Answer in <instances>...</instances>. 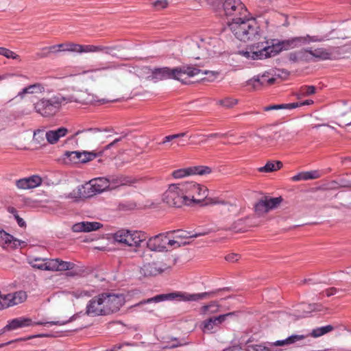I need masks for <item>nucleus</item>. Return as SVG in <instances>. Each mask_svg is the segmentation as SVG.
I'll list each match as a JSON object with an SVG mask.
<instances>
[{
	"mask_svg": "<svg viewBox=\"0 0 351 351\" xmlns=\"http://www.w3.org/2000/svg\"><path fill=\"white\" fill-rule=\"evenodd\" d=\"M305 37H294L291 39L279 40L278 39H266L252 45L250 51L247 52L254 60H262L274 56L284 50H289L306 44Z\"/></svg>",
	"mask_w": 351,
	"mask_h": 351,
	"instance_id": "1",
	"label": "nucleus"
},
{
	"mask_svg": "<svg viewBox=\"0 0 351 351\" xmlns=\"http://www.w3.org/2000/svg\"><path fill=\"white\" fill-rule=\"evenodd\" d=\"M182 192L186 202V206H194L202 203L203 205L221 204V211L232 212L236 209V206L226 202L219 197H208V189L206 186L195 182L181 183Z\"/></svg>",
	"mask_w": 351,
	"mask_h": 351,
	"instance_id": "2",
	"label": "nucleus"
},
{
	"mask_svg": "<svg viewBox=\"0 0 351 351\" xmlns=\"http://www.w3.org/2000/svg\"><path fill=\"white\" fill-rule=\"evenodd\" d=\"M199 73L208 75V77L207 80L209 82H213L219 74L215 71L208 70L203 71L193 66L184 65L172 69L167 66L155 68L152 71L149 78L155 82L166 80H176L184 83L182 79L184 75L193 77Z\"/></svg>",
	"mask_w": 351,
	"mask_h": 351,
	"instance_id": "3",
	"label": "nucleus"
},
{
	"mask_svg": "<svg viewBox=\"0 0 351 351\" xmlns=\"http://www.w3.org/2000/svg\"><path fill=\"white\" fill-rule=\"evenodd\" d=\"M228 25L235 36L241 41L256 40L261 38L260 27L255 19L241 17L234 21H228Z\"/></svg>",
	"mask_w": 351,
	"mask_h": 351,
	"instance_id": "4",
	"label": "nucleus"
},
{
	"mask_svg": "<svg viewBox=\"0 0 351 351\" xmlns=\"http://www.w3.org/2000/svg\"><path fill=\"white\" fill-rule=\"evenodd\" d=\"M230 289L228 287L219 289L216 291H209V292H204L199 293H165V294H159L153 298H148L147 300H143L140 301L139 302L135 304L130 306V308L134 307H140L146 304H150L152 302H160L165 300H173L177 298H181L184 301H198L204 299H207L211 297H213L216 295V293L219 291H228Z\"/></svg>",
	"mask_w": 351,
	"mask_h": 351,
	"instance_id": "5",
	"label": "nucleus"
},
{
	"mask_svg": "<svg viewBox=\"0 0 351 351\" xmlns=\"http://www.w3.org/2000/svg\"><path fill=\"white\" fill-rule=\"evenodd\" d=\"M79 101L73 96L64 97L56 95L50 99L42 98L34 104L35 111L44 117L54 116L60 109L62 105Z\"/></svg>",
	"mask_w": 351,
	"mask_h": 351,
	"instance_id": "6",
	"label": "nucleus"
},
{
	"mask_svg": "<svg viewBox=\"0 0 351 351\" xmlns=\"http://www.w3.org/2000/svg\"><path fill=\"white\" fill-rule=\"evenodd\" d=\"M112 49L111 47L93 45H80L74 43H65L58 44V51H69L78 53L105 52L110 53Z\"/></svg>",
	"mask_w": 351,
	"mask_h": 351,
	"instance_id": "7",
	"label": "nucleus"
},
{
	"mask_svg": "<svg viewBox=\"0 0 351 351\" xmlns=\"http://www.w3.org/2000/svg\"><path fill=\"white\" fill-rule=\"evenodd\" d=\"M113 238L118 243L128 246H139L142 242L145 241L146 236L144 232L140 231H130L128 230H119L116 232Z\"/></svg>",
	"mask_w": 351,
	"mask_h": 351,
	"instance_id": "8",
	"label": "nucleus"
},
{
	"mask_svg": "<svg viewBox=\"0 0 351 351\" xmlns=\"http://www.w3.org/2000/svg\"><path fill=\"white\" fill-rule=\"evenodd\" d=\"M223 10L228 21H234V19L247 17L249 12L241 0H225L223 3Z\"/></svg>",
	"mask_w": 351,
	"mask_h": 351,
	"instance_id": "9",
	"label": "nucleus"
},
{
	"mask_svg": "<svg viewBox=\"0 0 351 351\" xmlns=\"http://www.w3.org/2000/svg\"><path fill=\"white\" fill-rule=\"evenodd\" d=\"M180 184H173L169 185L168 189L164 193L162 199L164 202L170 206L181 208L186 206V202L182 191Z\"/></svg>",
	"mask_w": 351,
	"mask_h": 351,
	"instance_id": "10",
	"label": "nucleus"
},
{
	"mask_svg": "<svg viewBox=\"0 0 351 351\" xmlns=\"http://www.w3.org/2000/svg\"><path fill=\"white\" fill-rule=\"evenodd\" d=\"M101 297L103 298V308L106 315L119 311L125 302V295L122 293H103Z\"/></svg>",
	"mask_w": 351,
	"mask_h": 351,
	"instance_id": "11",
	"label": "nucleus"
},
{
	"mask_svg": "<svg viewBox=\"0 0 351 351\" xmlns=\"http://www.w3.org/2000/svg\"><path fill=\"white\" fill-rule=\"evenodd\" d=\"M339 47H332L328 49L318 48L314 50L308 49V54L319 60H336L341 57Z\"/></svg>",
	"mask_w": 351,
	"mask_h": 351,
	"instance_id": "12",
	"label": "nucleus"
},
{
	"mask_svg": "<svg viewBox=\"0 0 351 351\" xmlns=\"http://www.w3.org/2000/svg\"><path fill=\"white\" fill-rule=\"evenodd\" d=\"M211 168L207 166H195L188 168L179 169L172 172L171 175L174 178H182L191 175H206L211 173Z\"/></svg>",
	"mask_w": 351,
	"mask_h": 351,
	"instance_id": "13",
	"label": "nucleus"
},
{
	"mask_svg": "<svg viewBox=\"0 0 351 351\" xmlns=\"http://www.w3.org/2000/svg\"><path fill=\"white\" fill-rule=\"evenodd\" d=\"M306 90H304L302 93L297 94V99H298L296 102L289 103V104H276L271 105L268 106H265L264 108L265 111H269L271 110H291L296 108L298 107H300L302 106L307 105V96H306Z\"/></svg>",
	"mask_w": 351,
	"mask_h": 351,
	"instance_id": "14",
	"label": "nucleus"
},
{
	"mask_svg": "<svg viewBox=\"0 0 351 351\" xmlns=\"http://www.w3.org/2000/svg\"><path fill=\"white\" fill-rule=\"evenodd\" d=\"M171 232H166L155 235L148 239L147 241V247L152 251L163 252L167 251V236Z\"/></svg>",
	"mask_w": 351,
	"mask_h": 351,
	"instance_id": "15",
	"label": "nucleus"
},
{
	"mask_svg": "<svg viewBox=\"0 0 351 351\" xmlns=\"http://www.w3.org/2000/svg\"><path fill=\"white\" fill-rule=\"evenodd\" d=\"M103 304V298L101 297V294L93 298L86 306V313L91 316L106 315Z\"/></svg>",
	"mask_w": 351,
	"mask_h": 351,
	"instance_id": "16",
	"label": "nucleus"
},
{
	"mask_svg": "<svg viewBox=\"0 0 351 351\" xmlns=\"http://www.w3.org/2000/svg\"><path fill=\"white\" fill-rule=\"evenodd\" d=\"M97 192L95 191L90 181L84 185L77 187V191H73L70 193L69 197L71 198L85 199L95 195Z\"/></svg>",
	"mask_w": 351,
	"mask_h": 351,
	"instance_id": "17",
	"label": "nucleus"
},
{
	"mask_svg": "<svg viewBox=\"0 0 351 351\" xmlns=\"http://www.w3.org/2000/svg\"><path fill=\"white\" fill-rule=\"evenodd\" d=\"M235 313V312H230L205 319L202 324L204 332L211 331L214 326L220 325L224 322L228 317H232Z\"/></svg>",
	"mask_w": 351,
	"mask_h": 351,
	"instance_id": "18",
	"label": "nucleus"
},
{
	"mask_svg": "<svg viewBox=\"0 0 351 351\" xmlns=\"http://www.w3.org/2000/svg\"><path fill=\"white\" fill-rule=\"evenodd\" d=\"M276 79L271 76L268 72L265 73L262 75H257L249 80L248 84L252 85L254 89H260L262 86H266L273 84Z\"/></svg>",
	"mask_w": 351,
	"mask_h": 351,
	"instance_id": "19",
	"label": "nucleus"
},
{
	"mask_svg": "<svg viewBox=\"0 0 351 351\" xmlns=\"http://www.w3.org/2000/svg\"><path fill=\"white\" fill-rule=\"evenodd\" d=\"M42 183V178L36 175L24 178L16 181V185L21 189H34L40 186Z\"/></svg>",
	"mask_w": 351,
	"mask_h": 351,
	"instance_id": "20",
	"label": "nucleus"
},
{
	"mask_svg": "<svg viewBox=\"0 0 351 351\" xmlns=\"http://www.w3.org/2000/svg\"><path fill=\"white\" fill-rule=\"evenodd\" d=\"M122 139V137L114 139L112 142L107 145L102 151H100L99 152H81V157L80 158V162L85 163L88 161L93 160L95 158L100 156L102 155V153L104 150L109 149L114 147L118 142L121 141Z\"/></svg>",
	"mask_w": 351,
	"mask_h": 351,
	"instance_id": "21",
	"label": "nucleus"
},
{
	"mask_svg": "<svg viewBox=\"0 0 351 351\" xmlns=\"http://www.w3.org/2000/svg\"><path fill=\"white\" fill-rule=\"evenodd\" d=\"M103 227V225L97 221H82L75 223L72 226V230L74 232H89L95 231Z\"/></svg>",
	"mask_w": 351,
	"mask_h": 351,
	"instance_id": "22",
	"label": "nucleus"
},
{
	"mask_svg": "<svg viewBox=\"0 0 351 351\" xmlns=\"http://www.w3.org/2000/svg\"><path fill=\"white\" fill-rule=\"evenodd\" d=\"M32 321L29 318L18 317L12 319L4 327L3 330H13L20 328L31 326Z\"/></svg>",
	"mask_w": 351,
	"mask_h": 351,
	"instance_id": "23",
	"label": "nucleus"
},
{
	"mask_svg": "<svg viewBox=\"0 0 351 351\" xmlns=\"http://www.w3.org/2000/svg\"><path fill=\"white\" fill-rule=\"evenodd\" d=\"M45 92V86L41 83L30 84L23 88L17 95L21 99H23L26 94H37Z\"/></svg>",
	"mask_w": 351,
	"mask_h": 351,
	"instance_id": "24",
	"label": "nucleus"
},
{
	"mask_svg": "<svg viewBox=\"0 0 351 351\" xmlns=\"http://www.w3.org/2000/svg\"><path fill=\"white\" fill-rule=\"evenodd\" d=\"M163 269L159 266L156 263H149L143 265L141 269V273L146 276H156L163 271Z\"/></svg>",
	"mask_w": 351,
	"mask_h": 351,
	"instance_id": "25",
	"label": "nucleus"
},
{
	"mask_svg": "<svg viewBox=\"0 0 351 351\" xmlns=\"http://www.w3.org/2000/svg\"><path fill=\"white\" fill-rule=\"evenodd\" d=\"M97 193H100L110 187V180L106 178H97L90 180Z\"/></svg>",
	"mask_w": 351,
	"mask_h": 351,
	"instance_id": "26",
	"label": "nucleus"
},
{
	"mask_svg": "<svg viewBox=\"0 0 351 351\" xmlns=\"http://www.w3.org/2000/svg\"><path fill=\"white\" fill-rule=\"evenodd\" d=\"M170 232H171V234H174L173 238L176 239L178 241H179V239H191V238H197L198 237L204 236L208 234L207 232H195L193 234H191V232L184 231V230H172Z\"/></svg>",
	"mask_w": 351,
	"mask_h": 351,
	"instance_id": "27",
	"label": "nucleus"
},
{
	"mask_svg": "<svg viewBox=\"0 0 351 351\" xmlns=\"http://www.w3.org/2000/svg\"><path fill=\"white\" fill-rule=\"evenodd\" d=\"M282 162L279 160H269L265 166L257 169L261 173H270L280 169L282 167Z\"/></svg>",
	"mask_w": 351,
	"mask_h": 351,
	"instance_id": "28",
	"label": "nucleus"
},
{
	"mask_svg": "<svg viewBox=\"0 0 351 351\" xmlns=\"http://www.w3.org/2000/svg\"><path fill=\"white\" fill-rule=\"evenodd\" d=\"M306 336L303 335H293L284 340L276 341L274 344L276 346H289L298 341L304 340Z\"/></svg>",
	"mask_w": 351,
	"mask_h": 351,
	"instance_id": "29",
	"label": "nucleus"
},
{
	"mask_svg": "<svg viewBox=\"0 0 351 351\" xmlns=\"http://www.w3.org/2000/svg\"><path fill=\"white\" fill-rule=\"evenodd\" d=\"M335 327L332 325H326L324 326L317 327L313 328L310 333H308V336H311L313 338L320 337L326 334H328L332 330H335Z\"/></svg>",
	"mask_w": 351,
	"mask_h": 351,
	"instance_id": "30",
	"label": "nucleus"
},
{
	"mask_svg": "<svg viewBox=\"0 0 351 351\" xmlns=\"http://www.w3.org/2000/svg\"><path fill=\"white\" fill-rule=\"evenodd\" d=\"M220 305L216 301H212L200 308V313L203 315H208L217 313L219 311Z\"/></svg>",
	"mask_w": 351,
	"mask_h": 351,
	"instance_id": "31",
	"label": "nucleus"
},
{
	"mask_svg": "<svg viewBox=\"0 0 351 351\" xmlns=\"http://www.w3.org/2000/svg\"><path fill=\"white\" fill-rule=\"evenodd\" d=\"M12 241L14 245H16L15 242H19L18 240L14 239V237L11 234L0 229V246L3 248H6L12 243Z\"/></svg>",
	"mask_w": 351,
	"mask_h": 351,
	"instance_id": "32",
	"label": "nucleus"
},
{
	"mask_svg": "<svg viewBox=\"0 0 351 351\" xmlns=\"http://www.w3.org/2000/svg\"><path fill=\"white\" fill-rule=\"evenodd\" d=\"M264 199L265 200L268 211L278 208L283 201L282 197L280 196L277 197H264Z\"/></svg>",
	"mask_w": 351,
	"mask_h": 351,
	"instance_id": "33",
	"label": "nucleus"
},
{
	"mask_svg": "<svg viewBox=\"0 0 351 351\" xmlns=\"http://www.w3.org/2000/svg\"><path fill=\"white\" fill-rule=\"evenodd\" d=\"M306 53V49H302V51H295L293 53H290L289 59L293 62L306 61L307 58Z\"/></svg>",
	"mask_w": 351,
	"mask_h": 351,
	"instance_id": "34",
	"label": "nucleus"
},
{
	"mask_svg": "<svg viewBox=\"0 0 351 351\" xmlns=\"http://www.w3.org/2000/svg\"><path fill=\"white\" fill-rule=\"evenodd\" d=\"M77 317V314H75V315L71 316L69 319L65 320V321H52V322H38L35 323V324L40 325V326H46V325L62 326V325H65V324L73 321L74 319H76Z\"/></svg>",
	"mask_w": 351,
	"mask_h": 351,
	"instance_id": "35",
	"label": "nucleus"
},
{
	"mask_svg": "<svg viewBox=\"0 0 351 351\" xmlns=\"http://www.w3.org/2000/svg\"><path fill=\"white\" fill-rule=\"evenodd\" d=\"M12 293L3 295L0 298V310L14 306Z\"/></svg>",
	"mask_w": 351,
	"mask_h": 351,
	"instance_id": "36",
	"label": "nucleus"
},
{
	"mask_svg": "<svg viewBox=\"0 0 351 351\" xmlns=\"http://www.w3.org/2000/svg\"><path fill=\"white\" fill-rule=\"evenodd\" d=\"M58 258H45V271H58Z\"/></svg>",
	"mask_w": 351,
	"mask_h": 351,
	"instance_id": "37",
	"label": "nucleus"
},
{
	"mask_svg": "<svg viewBox=\"0 0 351 351\" xmlns=\"http://www.w3.org/2000/svg\"><path fill=\"white\" fill-rule=\"evenodd\" d=\"M12 296L13 298L12 304H14V305L21 304L25 301L27 299V294L25 291H16L12 294Z\"/></svg>",
	"mask_w": 351,
	"mask_h": 351,
	"instance_id": "38",
	"label": "nucleus"
},
{
	"mask_svg": "<svg viewBox=\"0 0 351 351\" xmlns=\"http://www.w3.org/2000/svg\"><path fill=\"white\" fill-rule=\"evenodd\" d=\"M58 271H64L73 269L75 265L72 262L64 261L58 258Z\"/></svg>",
	"mask_w": 351,
	"mask_h": 351,
	"instance_id": "39",
	"label": "nucleus"
},
{
	"mask_svg": "<svg viewBox=\"0 0 351 351\" xmlns=\"http://www.w3.org/2000/svg\"><path fill=\"white\" fill-rule=\"evenodd\" d=\"M29 263L34 268L45 271V258H34L31 259L29 261Z\"/></svg>",
	"mask_w": 351,
	"mask_h": 351,
	"instance_id": "40",
	"label": "nucleus"
},
{
	"mask_svg": "<svg viewBox=\"0 0 351 351\" xmlns=\"http://www.w3.org/2000/svg\"><path fill=\"white\" fill-rule=\"evenodd\" d=\"M245 219H239L237 221H234L232 226H231V230L236 232H245L246 231V227L244 226Z\"/></svg>",
	"mask_w": 351,
	"mask_h": 351,
	"instance_id": "41",
	"label": "nucleus"
},
{
	"mask_svg": "<svg viewBox=\"0 0 351 351\" xmlns=\"http://www.w3.org/2000/svg\"><path fill=\"white\" fill-rule=\"evenodd\" d=\"M254 208H255L256 213H257L258 215L266 213L269 212L264 197L262 198L261 199H260L255 204Z\"/></svg>",
	"mask_w": 351,
	"mask_h": 351,
	"instance_id": "42",
	"label": "nucleus"
},
{
	"mask_svg": "<svg viewBox=\"0 0 351 351\" xmlns=\"http://www.w3.org/2000/svg\"><path fill=\"white\" fill-rule=\"evenodd\" d=\"M0 56H4L8 59L18 60L19 56L15 53L14 51L5 47H0Z\"/></svg>",
	"mask_w": 351,
	"mask_h": 351,
	"instance_id": "43",
	"label": "nucleus"
},
{
	"mask_svg": "<svg viewBox=\"0 0 351 351\" xmlns=\"http://www.w3.org/2000/svg\"><path fill=\"white\" fill-rule=\"evenodd\" d=\"M190 243H191V241H180L174 238H173V239H167V246L168 245L171 247H173L174 248L179 247L181 246H184V245H189Z\"/></svg>",
	"mask_w": 351,
	"mask_h": 351,
	"instance_id": "44",
	"label": "nucleus"
},
{
	"mask_svg": "<svg viewBox=\"0 0 351 351\" xmlns=\"http://www.w3.org/2000/svg\"><path fill=\"white\" fill-rule=\"evenodd\" d=\"M136 182V180L132 177H128L123 175L119 176V185L120 186L131 185L134 184Z\"/></svg>",
	"mask_w": 351,
	"mask_h": 351,
	"instance_id": "45",
	"label": "nucleus"
},
{
	"mask_svg": "<svg viewBox=\"0 0 351 351\" xmlns=\"http://www.w3.org/2000/svg\"><path fill=\"white\" fill-rule=\"evenodd\" d=\"M341 118V123H344L345 125H351V107L346 112H342L340 114Z\"/></svg>",
	"mask_w": 351,
	"mask_h": 351,
	"instance_id": "46",
	"label": "nucleus"
},
{
	"mask_svg": "<svg viewBox=\"0 0 351 351\" xmlns=\"http://www.w3.org/2000/svg\"><path fill=\"white\" fill-rule=\"evenodd\" d=\"M186 134H187V132H180V133H178V134L166 136L163 138V141L160 144H165V143L169 142L171 141H173L174 139L181 138L182 137L186 136Z\"/></svg>",
	"mask_w": 351,
	"mask_h": 351,
	"instance_id": "47",
	"label": "nucleus"
},
{
	"mask_svg": "<svg viewBox=\"0 0 351 351\" xmlns=\"http://www.w3.org/2000/svg\"><path fill=\"white\" fill-rule=\"evenodd\" d=\"M45 136H46L47 141L50 144H55L59 141V138L57 136V134L54 132V130H49V131L47 132Z\"/></svg>",
	"mask_w": 351,
	"mask_h": 351,
	"instance_id": "48",
	"label": "nucleus"
},
{
	"mask_svg": "<svg viewBox=\"0 0 351 351\" xmlns=\"http://www.w3.org/2000/svg\"><path fill=\"white\" fill-rule=\"evenodd\" d=\"M220 104L221 105L226 108H231L237 104V100L235 99L228 97L221 100Z\"/></svg>",
	"mask_w": 351,
	"mask_h": 351,
	"instance_id": "49",
	"label": "nucleus"
},
{
	"mask_svg": "<svg viewBox=\"0 0 351 351\" xmlns=\"http://www.w3.org/2000/svg\"><path fill=\"white\" fill-rule=\"evenodd\" d=\"M67 156L69 158V160L75 163L80 162V158L81 157L80 152H71L66 154Z\"/></svg>",
	"mask_w": 351,
	"mask_h": 351,
	"instance_id": "50",
	"label": "nucleus"
},
{
	"mask_svg": "<svg viewBox=\"0 0 351 351\" xmlns=\"http://www.w3.org/2000/svg\"><path fill=\"white\" fill-rule=\"evenodd\" d=\"M152 4L156 10H160L167 7L168 1L167 0H156L152 1Z\"/></svg>",
	"mask_w": 351,
	"mask_h": 351,
	"instance_id": "51",
	"label": "nucleus"
},
{
	"mask_svg": "<svg viewBox=\"0 0 351 351\" xmlns=\"http://www.w3.org/2000/svg\"><path fill=\"white\" fill-rule=\"evenodd\" d=\"M291 180L293 182H298L301 180H307V171H302L297 175L291 178Z\"/></svg>",
	"mask_w": 351,
	"mask_h": 351,
	"instance_id": "52",
	"label": "nucleus"
},
{
	"mask_svg": "<svg viewBox=\"0 0 351 351\" xmlns=\"http://www.w3.org/2000/svg\"><path fill=\"white\" fill-rule=\"evenodd\" d=\"M324 306L321 304L313 303L308 304V313L313 312H319L324 310Z\"/></svg>",
	"mask_w": 351,
	"mask_h": 351,
	"instance_id": "53",
	"label": "nucleus"
},
{
	"mask_svg": "<svg viewBox=\"0 0 351 351\" xmlns=\"http://www.w3.org/2000/svg\"><path fill=\"white\" fill-rule=\"evenodd\" d=\"M116 68H117V66L113 62H108L103 67L98 68L96 69L90 70V71H88V72H94V71H103V70L114 69ZM86 73H87V71H86Z\"/></svg>",
	"mask_w": 351,
	"mask_h": 351,
	"instance_id": "54",
	"label": "nucleus"
},
{
	"mask_svg": "<svg viewBox=\"0 0 351 351\" xmlns=\"http://www.w3.org/2000/svg\"><path fill=\"white\" fill-rule=\"evenodd\" d=\"M323 101V97L319 95H317L314 97H308V106L313 104H318Z\"/></svg>",
	"mask_w": 351,
	"mask_h": 351,
	"instance_id": "55",
	"label": "nucleus"
},
{
	"mask_svg": "<svg viewBox=\"0 0 351 351\" xmlns=\"http://www.w3.org/2000/svg\"><path fill=\"white\" fill-rule=\"evenodd\" d=\"M197 136H202L204 137H207L208 138H225L227 136L226 133H212L208 135H201L197 134Z\"/></svg>",
	"mask_w": 351,
	"mask_h": 351,
	"instance_id": "56",
	"label": "nucleus"
},
{
	"mask_svg": "<svg viewBox=\"0 0 351 351\" xmlns=\"http://www.w3.org/2000/svg\"><path fill=\"white\" fill-rule=\"evenodd\" d=\"M206 38L200 39V42L197 43V46L199 48H204L206 51H210L209 46L210 45V42L206 40Z\"/></svg>",
	"mask_w": 351,
	"mask_h": 351,
	"instance_id": "57",
	"label": "nucleus"
},
{
	"mask_svg": "<svg viewBox=\"0 0 351 351\" xmlns=\"http://www.w3.org/2000/svg\"><path fill=\"white\" fill-rule=\"evenodd\" d=\"M239 258H240L239 254L232 253V254H229L227 256H226L225 259L227 261L234 263V262L237 261L239 259Z\"/></svg>",
	"mask_w": 351,
	"mask_h": 351,
	"instance_id": "58",
	"label": "nucleus"
},
{
	"mask_svg": "<svg viewBox=\"0 0 351 351\" xmlns=\"http://www.w3.org/2000/svg\"><path fill=\"white\" fill-rule=\"evenodd\" d=\"M54 132L56 133L57 136L60 139L61 137L65 136L66 134L68 132V130L65 128H59L58 129L54 130Z\"/></svg>",
	"mask_w": 351,
	"mask_h": 351,
	"instance_id": "59",
	"label": "nucleus"
},
{
	"mask_svg": "<svg viewBox=\"0 0 351 351\" xmlns=\"http://www.w3.org/2000/svg\"><path fill=\"white\" fill-rule=\"evenodd\" d=\"M50 53H51L49 51V49L43 50V48L41 52H38L36 54V59L47 58L49 56Z\"/></svg>",
	"mask_w": 351,
	"mask_h": 351,
	"instance_id": "60",
	"label": "nucleus"
},
{
	"mask_svg": "<svg viewBox=\"0 0 351 351\" xmlns=\"http://www.w3.org/2000/svg\"><path fill=\"white\" fill-rule=\"evenodd\" d=\"M25 202L27 206H29L32 207H37V206H38V204H39V202H38L36 200H33L30 198L26 199Z\"/></svg>",
	"mask_w": 351,
	"mask_h": 351,
	"instance_id": "61",
	"label": "nucleus"
},
{
	"mask_svg": "<svg viewBox=\"0 0 351 351\" xmlns=\"http://www.w3.org/2000/svg\"><path fill=\"white\" fill-rule=\"evenodd\" d=\"M337 292V289L335 287H330L325 290L324 293L327 297L335 295Z\"/></svg>",
	"mask_w": 351,
	"mask_h": 351,
	"instance_id": "62",
	"label": "nucleus"
},
{
	"mask_svg": "<svg viewBox=\"0 0 351 351\" xmlns=\"http://www.w3.org/2000/svg\"><path fill=\"white\" fill-rule=\"evenodd\" d=\"M321 173L318 171H308V179H315L319 178Z\"/></svg>",
	"mask_w": 351,
	"mask_h": 351,
	"instance_id": "63",
	"label": "nucleus"
},
{
	"mask_svg": "<svg viewBox=\"0 0 351 351\" xmlns=\"http://www.w3.org/2000/svg\"><path fill=\"white\" fill-rule=\"evenodd\" d=\"M241 347L239 345H235L233 346H230L224 349L223 351H241Z\"/></svg>",
	"mask_w": 351,
	"mask_h": 351,
	"instance_id": "64",
	"label": "nucleus"
}]
</instances>
